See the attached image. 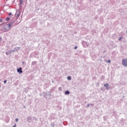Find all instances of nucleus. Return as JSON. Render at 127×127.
Here are the masks:
<instances>
[{
	"mask_svg": "<svg viewBox=\"0 0 127 127\" xmlns=\"http://www.w3.org/2000/svg\"><path fill=\"white\" fill-rule=\"evenodd\" d=\"M12 24L11 23L7 24L2 23L0 25V33H3V32H7L10 30V27Z\"/></svg>",
	"mask_w": 127,
	"mask_h": 127,
	"instance_id": "nucleus-1",
	"label": "nucleus"
},
{
	"mask_svg": "<svg viewBox=\"0 0 127 127\" xmlns=\"http://www.w3.org/2000/svg\"><path fill=\"white\" fill-rule=\"evenodd\" d=\"M122 64L123 66H127V59H123L122 60Z\"/></svg>",
	"mask_w": 127,
	"mask_h": 127,
	"instance_id": "nucleus-2",
	"label": "nucleus"
},
{
	"mask_svg": "<svg viewBox=\"0 0 127 127\" xmlns=\"http://www.w3.org/2000/svg\"><path fill=\"white\" fill-rule=\"evenodd\" d=\"M17 72L19 73V74H21L22 73V70H21V67H20L19 69H17Z\"/></svg>",
	"mask_w": 127,
	"mask_h": 127,
	"instance_id": "nucleus-3",
	"label": "nucleus"
},
{
	"mask_svg": "<svg viewBox=\"0 0 127 127\" xmlns=\"http://www.w3.org/2000/svg\"><path fill=\"white\" fill-rule=\"evenodd\" d=\"M104 87H106L107 90L109 89V84L108 83H106L104 85Z\"/></svg>",
	"mask_w": 127,
	"mask_h": 127,
	"instance_id": "nucleus-4",
	"label": "nucleus"
},
{
	"mask_svg": "<svg viewBox=\"0 0 127 127\" xmlns=\"http://www.w3.org/2000/svg\"><path fill=\"white\" fill-rule=\"evenodd\" d=\"M70 94V92H69V91H66L65 92V95H69Z\"/></svg>",
	"mask_w": 127,
	"mask_h": 127,
	"instance_id": "nucleus-5",
	"label": "nucleus"
},
{
	"mask_svg": "<svg viewBox=\"0 0 127 127\" xmlns=\"http://www.w3.org/2000/svg\"><path fill=\"white\" fill-rule=\"evenodd\" d=\"M10 19L9 18V17H7V18H6V21H8Z\"/></svg>",
	"mask_w": 127,
	"mask_h": 127,
	"instance_id": "nucleus-6",
	"label": "nucleus"
},
{
	"mask_svg": "<svg viewBox=\"0 0 127 127\" xmlns=\"http://www.w3.org/2000/svg\"><path fill=\"white\" fill-rule=\"evenodd\" d=\"M67 79H68V80H71V76H68V77H67Z\"/></svg>",
	"mask_w": 127,
	"mask_h": 127,
	"instance_id": "nucleus-7",
	"label": "nucleus"
},
{
	"mask_svg": "<svg viewBox=\"0 0 127 127\" xmlns=\"http://www.w3.org/2000/svg\"><path fill=\"white\" fill-rule=\"evenodd\" d=\"M20 3L21 4L22 3V0H20Z\"/></svg>",
	"mask_w": 127,
	"mask_h": 127,
	"instance_id": "nucleus-8",
	"label": "nucleus"
},
{
	"mask_svg": "<svg viewBox=\"0 0 127 127\" xmlns=\"http://www.w3.org/2000/svg\"><path fill=\"white\" fill-rule=\"evenodd\" d=\"M15 121H16V123H17V122H18V119L16 118L15 119Z\"/></svg>",
	"mask_w": 127,
	"mask_h": 127,
	"instance_id": "nucleus-9",
	"label": "nucleus"
},
{
	"mask_svg": "<svg viewBox=\"0 0 127 127\" xmlns=\"http://www.w3.org/2000/svg\"><path fill=\"white\" fill-rule=\"evenodd\" d=\"M0 22H2V19L0 18Z\"/></svg>",
	"mask_w": 127,
	"mask_h": 127,
	"instance_id": "nucleus-10",
	"label": "nucleus"
},
{
	"mask_svg": "<svg viewBox=\"0 0 127 127\" xmlns=\"http://www.w3.org/2000/svg\"><path fill=\"white\" fill-rule=\"evenodd\" d=\"M122 38H123V37H121V38H120L119 39V41H121V40H122Z\"/></svg>",
	"mask_w": 127,
	"mask_h": 127,
	"instance_id": "nucleus-11",
	"label": "nucleus"
},
{
	"mask_svg": "<svg viewBox=\"0 0 127 127\" xmlns=\"http://www.w3.org/2000/svg\"><path fill=\"white\" fill-rule=\"evenodd\" d=\"M77 48H78V47H77V46H75V47H74V49H77Z\"/></svg>",
	"mask_w": 127,
	"mask_h": 127,
	"instance_id": "nucleus-12",
	"label": "nucleus"
},
{
	"mask_svg": "<svg viewBox=\"0 0 127 127\" xmlns=\"http://www.w3.org/2000/svg\"><path fill=\"white\" fill-rule=\"evenodd\" d=\"M6 82H7V81H6V80H4V84H5V83H6Z\"/></svg>",
	"mask_w": 127,
	"mask_h": 127,
	"instance_id": "nucleus-13",
	"label": "nucleus"
},
{
	"mask_svg": "<svg viewBox=\"0 0 127 127\" xmlns=\"http://www.w3.org/2000/svg\"><path fill=\"white\" fill-rule=\"evenodd\" d=\"M111 63V61L110 60H109L108 61V63Z\"/></svg>",
	"mask_w": 127,
	"mask_h": 127,
	"instance_id": "nucleus-14",
	"label": "nucleus"
},
{
	"mask_svg": "<svg viewBox=\"0 0 127 127\" xmlns=\"http://www.w3.org/2000/svg\"><path fill=\"white\" fill-rule=\"evenodd\" d=\"M9 15H11V13H9Z\"/></svg>",
	"mask_w": 127,
	"mask_h": 127,
	"instance_id": "nucleus-15",
	"label": "nucleus"
},
{
	"mask_svg": "<svg viewBox=\"0 0 127 127\" xmlns=\"http://www.w3.org/2000/svg\"><path fill=\"white\" fill-rule=\"evenodd\" d=\"M16 126V124H15V126H13L12 127H15Z\"/></svg>",
	"mask_w": 127,
	"mask_h": 127,
	"instance_id": "nucleus-16",
	"label": "nucleus"
}]
</instances>
